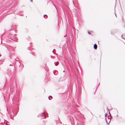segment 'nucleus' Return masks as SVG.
I'll use <instances>...</instances> for the list:
<instances>
[{
	"mask_svg": "<svg viewBox=\"0 0 125 125\" xmlns=\"http://www.w3.org/2000/svg\"><path fill=\"white\" fill-rule=\"evenodd\" d=\"M14 37H13L11 39V40H13L14 41H17L16 40H17V38L16 37H14Z\"/></svg>",
	"mask_w": 125,
	"mask_h": 125,
	"instance_id": "nucleus-1",
	"label": "nucleus"
},
{
	"mask_svg": "<svg viewBox=\"0 0 125 125\" xmlns=\"http://www.w3.org/2000/svg\"><path fill=\"white\" fill-rule=\"evenodd\" d=\"M97 48V45L96 44H95L94 45V48L96 50Z\"/></svg>",
	"mask_w": 125,
	"mask_h": 125,
	"instance_id": "nucleus-2",
	"label": "nucleus"
},
{
	"mask_svg": "<svg viewBox=\"0 0 125 125\" xmlns=\"http://www.w3.org/2000/svg\"><path fill=\"white\" fill-rule=\"evenodd\" d=\"M41 115L43 116V117H44V118H45L46 117L45 116V113H42L41 114Z\"/></svg>",
	"mask_w": 125,
	"mask_h": 125,
	"instance_id": "nucleus-3",
	"label": "nucleus"
},
{
	"mask_svg": "<svg viewBox=\"0 0 125 125\" xmlns=\"http://www.w3.org/2000/svg\"><path fill=\"white\" fill-rule=\"evenodd\" d=\"M15 60H16V61L18 62V65L19 66H20L21 65L20 62L19 61H18V60H17L16 59H15Z\"/></svg>",
	"mask_w": 125,
	"mask_h": 125,
	"instance_id": "nucleus-4",
	"label": "nucleus"
},
{
	"mask_svg": "<svg viewBox=\"0 0 125 125\" xmlns=\"http://www.w3.org/2000/svg\"><path fill=\"white\" fill-rule=\"evenodd\" d=\"M59 63V62H57L56 63L55 62L54 63L55 64V65L56 66H57L58 65V64Z\"/></svg>",
	"mask_w": 125,
	"mask_h": 125,
	"instance_id": "nucleus-5",
	"label": "nucleus"
},
{
	"mask_svg": "<svg viewBox=\"0 0 125 125\" xmlns=\"http://www.w3.org/2000/svg\"><path fill=\"white\" fill-rule=\"evenodd\" d=\"M43 17L45 19H46L47 17V16L45 15H44L43 16Z\"/></svg>",
	"mask_w": 125,
	"mask_h": 125,
	"instance_id": "nucleus-6",
	"label": "nucleus"
},
{
	"mask_svg": "<svg viewBox=\"0 0 125 125\" xmlns=\"http://www.w3.org/2000/svg\"><path fill=\"white\" fill-rule=\"evenodd\" d=\"M50 97H52L51 96H50L49 97L48 99H49V100H51V99H50Z\"/></svg>",
	"mask_w": 125,
	"mask_h": 125,
	"instance_id": "nucleus-7",
	"label": "nucleus"
},
{
	"mask_svg": "<svg viewBox=\"0 0 125 125\" xmlns=\"http://www.w3.org/2000/svg\"><path fill=\"white\" fill-rule=\"evenodd\" d=\"M107 115V114H105V117H106V116Z\"/></svg>",
	"mask_w": 125,
	"mask_h": 125,
	"instance_id": "nucleus-8",
	"label": "nucleus"
},
{
	"mask_svg": "<svg viewBox=\"0 0 125 125\" xmlns=\"http://www.w3.org/2000/svg\"><path fill=\"white\" fill-rule=\"evenodd\" d=\"M30 1L31 2H32V0H30Z\"/></svg>",
	"mask_w": 125,
	"mask_h": 125,
	"instance_id": "nucleus-9",
	"label": "nucleus"
},
{
	"mask_svg": "<svg viewBox=\"0 0 125 125\" xmlns=\"http://www.w3.org/2000/svg\"><path fill=\"white\" fill-rule=\"evenodd\" d=\"M88 33L89 34H90V33L89 32H88Z\"/></svg>",
	"mask_w": 125,
	"mask_h": 125,
	"instance_id": "nucleus-10",
	"label": "nucleus"
},
{
	"mask_svg": "<svg viewBox=\"0 0 125 125\" xmlns=\"http://www.w3.org/2000/svg\"><path fill=\"white\" fill-rule=\"evenodd\" d=\"M5 121L4 122V124H5V121Z\"/></svg>",
	"mask_w": 125,
	"mask_h": 125,
	"instance_id": "nucleus-11",
	"label": "nucleus"
},
{
	"mask_svg": "<svg viewBox=\"0 0 125 125\" xmlns=\"http://www.w3.org/2000/svg\"><path fill=\"white\" fill-rule=\"evenodd\" d=\"M63 72H65V71H63Z\"/></svg>",
	"mask_w": 125,
	"mask_h": 125,
	"instance_id": "nucleus-12",
	"label": "nucleus"
},
{
	"mask_svg": "<svg viewBox=\"0 0 125 125\" xmlns=\"http://www.w3.org/2000/svg\"><path fill=\"white\" fill-rule=\"evenodd\" d=\"M115 15L116 16V14H115Z\"/></svg>",
	"mask_w": 125,
	"mask_h": 125,
	"instance_id": "nucleus-13",
	"label": "nucleus"
},
{
	"mask_svg": "<svg viewBox=\"0 0 125 125\" xmlns=\"http://www.w3.org/2000/svg\"><path fill=\"white\" fill-rule=\"evenodd\" d=\"M106 122L107 123V122L106 120Z\"/></svg>",
	"mask_w": 125,
	"mask_h": 125,
	"instance_id": "nucleus-14",
	"label": "nucleus"
},
{
	"mask_svg": "<svg viewBox=\"0 0 125 125\" xmlns=\"http://www.w3.org/2000/svg\"><path fill=\"white\" fill-rule=\"evenodd\" d=\"M124 39L125 40V39H124Z\"/></svg>",
	"mask_w": 125,
	"mask_h": 125,
	"instance_id": "nucleus-15",
	"label": "nucleus"
}]
</instances>
